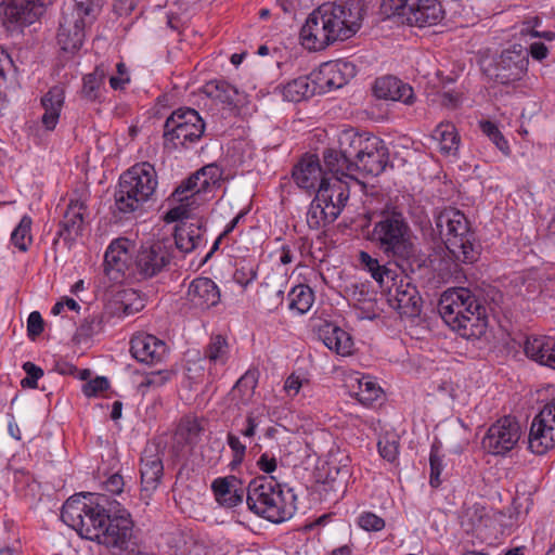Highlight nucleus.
Segmentation results:
<instances>
[{"instance_id":"f257e3e1","label":"nucleus","mask_w":555,"mask_h":555,"mask_svg":"<svg viewBox=\"0 0 555 555\" xmlns=\"http://www.w3.org/2000/svg\"><path fill=\"white\" fill-rule=\"evenodd\" d=\"M502 295L494 288L487 293L457 287L444 291L438 302V312L444 323L466 339L479 338L486 333L488 315L494 312Z\"/></svg>"},{"instance_id":"f03ea898","label":"nucleus","mask_w":555,"mask_h":555,"mask_svg":"<svg viewBox=\"0 0 555 555\" xmlns=\"http://www.w3.org/2000/svg\"><path fill=\"white\" fill-rule=\"evenodd\" d=\"M363 8L354 0L324 3L311 12L300 29L301 44L321 51L351 38L361 27Z\"/></svg>"},{"instance_id":"7ed1b4c3","label":"nucleus","mask_w":555,"mask_h":555,"mask_svg":"<svg viewBox=\"0 0 555 555\" xmlns=\"http://www.w3.org/2000/svg\"><path fill=\"white\" fill-rule=\"evenodd\" d=\"M367 240L406 275L427 267L428 257L414 244L409 222L396 208L383 209L375 215Z\"/></svg>"},{"instance_id":"20e7f679","label":"nucleus","mask_w":555,"mask_h":555,"mask_svg":"<svg viewBox=\"0 0 555 555\" xmlns=\"http://www.w3.org/2000/svg\"><path fill=\"white\" fill-rule=\"evenodd\" d=\"M246 504L256 515L274 524L283 522L296 512V495L284 490L273 476H257L246 488Z\"/></svg>"},{"instance_id":"39448f33","label":"nucleus","mask_w":555,"mask_h":555,"mask_svg":"<svg viewBox=\"0 0 555 555\" xmlns=\"http://www.w3.org/2000/svg\"><path fill=\"white\" fill-rule=\"evenodd\" d=\"M434 231L438 233L450 256L463 263H473L479 257V245L465 215L455 208H446L435 217Z\"/></svg>"},{"instance_id":"423d86ee","label":"nucleus","mask_w":555,"mask_h":555,"mask_svg":"<svg viewBox=\"0 0 555 555\" xmlns=\"http://www.w3.org/2000/svg\"><path fill=\"white\" fill-rule=\"evenodd\" d=\"M87 528V540L106 546L113 555H140V547L133 537V522L126 512L111 515L103 506L99 517Z\"/></svg>"},{"instance_id":"0eeeda50","label":"nucleus","mask_w":555,"mask_h":555,"mask_svg":"<svg viewBox=\"0 0 555 555\" xmlns=\"http://www.w3.org/2000/svg\"><path fill=\"white\" fill-rule=\"evenodd\" d=\"M157 186V175L154 166L147 162L135 164L119 178L115 191V206L121 214L138 210L147 202Z\"/></svg>"},{"instance_id":"6e6552de","label":"nucleus","mask_w":555,"mask_h":555,"mask_svg":"<svg viewBox=\"0 0 555 555\" xmlns=\"http://www.w3.org/2000/svg\"><path fill=\"white\" fill-rule=\"evenodd\" d=\"M103 0H74L72 7L63 11L57 33V42L66 52L78 51L85 39V28L99 15Z\"/></svg>"},{"instance_id":"1a4fd4ad","label":"nucleus","mask_w":555,"mask_h":555,"mask_svg":"<svg viewBox=\"0 0 555 555\" xmlns=\"http://www.w3.org/2000/svg\"><path fill=\"white\" fill-rule=\"evenodd\" d=\"M380 8L388 17L398 16L402 23L417 27L436 25L444 17L438 0H383Z\"/></svg>"},{"instance_id":"9d476101","label":"nucleus","mask_w":555,"mask_h":555,"mask_svg":"<svg viewBox=\"0 0 555 555\" xmlns=\"http://www.w3.org/2000/svg\"><path fill=\"white\" fill-rule=\"evenodd\" d=\"M172 259V243L157 241L142 245L131 262L130 276L137 281L150 280L166 271Z\"/></svg>"},{"instance_id":"9b49d317","label":"nucleus","mask_w":555,"mask_h":555,"mask_svg":"<svg viewBox=\"0 0 555 555\" xmlns=\"http://www.w3.org/2000/svg\"><path fill=\"white\" fill-rule=\"evenodd\" d=\"M205 131V122L198 112L193 108H179L171 113L164 125V139L173 147L198 141Z\"/></svg>"},{"instance_id":"f8f14e48","label":"nucleus","mask_w":555,"mask_h":555,"mask_svg":"<svg viewBox=\"0 0 555 555\" xmlns=\"http://www.w3.org/2000/svg\"><path fill=\"white\" fill-rule=\"evenodd\" d=\"M528 51L520 44L505 49L485 68L486 75L501 85L520 80L527 73Z\"/></svg>"},{"instance_id":"ddd939ff","label":"nucleus","mask_w":555,"mask_h":555,"mask_svg":"<svg viewBox=\"0 0 555 555\" xmlns=\"http://www.w3.org/2000/svg\"><path fill=\"white\" fill-rule=\"evenodd\" d=\"M521 429L518 422L505 416L492 424L481 441L482 449L492 455H506L518 443Z\"/></svg>"},{"instance_id":"4468645a","label":"nucleus","mask_w":555,"mask_h":555,"mask_svg":"<svg viewBox=\"0 0 555 555\" xmlns=\"http://www.w3.org/2000/svg\"><path fill=\"white\" fill-rule=\"evenodd\" d=\"M106 501L105 495H96L95 501H90V503H86L79 498H69L62 507L61 518L86 539L87 528H92L91 525L95 524L103 503Z\"/></svg>"},{"instance_id":"2eb2a0df","label":"nucleus","mask_w":555,"mask_h":555,"mask_svg":"<svg viewBox=\"0 0 555 555\" xmlns=\"http://www.w3.org/2000/svg\"><path fill=\"white\" fill-rule=\"evenodd\" d=\"M555 446V399L546 403L533 418L529 434V449L542 455Z\"/></svg>"},{"instance_id":"dca6fc26","label":"nucleus","mask_w":555,"mask_h":555,"mask_svg":"<svg viewBox=\"0 0 555 555\" xmlns=\"http://www.w3.org/2000/svg\"><path fill=\"white\" fill-rule=\"evenodd\" d=\"M164 450L157 442H147L141 455V495L150 499L164 476Z\"/></svg>"},{"instance_id":"f3484780","label":"nucleus","mask_w":555,"mask_h":555,"mask_svg":"<svg viewBox=\"0 0 555 555\" xmlns=\"http://www.w3.org/2000/svg\"><path fill=\"white\" fill-rule=\"evenodd\" d=\"M201 184L198 173L194 172L175 189L170 199L178 205L166 212L165 220L167 222H176L189 217L190 212L198 205L196 197L201 193L207 192L206 189L199 188Z\"/></svg>"},{"instance_id":"a211bd4d","label":"nucleus","mask_w":555,"mask_h":555,"mask_svg":"<svg viewBox=\"0 0 555 555\" xmlns=\"http://www.w3.org/2000/svg\"><path fill=\"white\" fill-rule=\"evenodd\" d=\"M130 241L125 237L114 240L104 255V273L113 282L131 279L130 269L133 257L129 251Z\"/></svg>"},{"instance_id":"6ab92c4d","label":"nucleus","mask_w":555,"mask_h":555,"mask_svg":"<svg viewBox=\"0 0 555 555\" xmlns=\"http://www.w3.org/2000/svg\"><path fill=\"white\" fill-rule=\"evenodd\" d=\"M52 0H3L1 14L4 23L28 26L34 24Z\"/></svg>"},{"instance_id":"aec40b11","label":"nucleus","mask_w":555,"mask_h":555,"mask_svg":"<svg viewBox=\"0 0 555 555\" xmlns=\"http://www.w3.org/2000/svg\"><path fill=\"white\" fill-rule=\"evenodd\" d=\"M130 352L137 361L153 365L163 362L167 345L154 335L138 333L130 340Z\"/></svg>"},{"instance_id":"412c9836","label":"nucleus","mask_w":555,"mask_h":555,"mask_svg":"<svg viewBox=\"0 0 555 555\" xmlns=\"http://www.w3.org/2000/svg\"><path fill=\"white\" fill-rule=\"evenodd\" d=\"M357 164V173L377 177L385 171L389 165V151L383 140L372 137L367 150L360 157Z\"/></svg>"},{"instance_id":"4be33fe9","label":"nucleus","mask_w":555,"mask_h":555,"mask_svg":"<svg viewBox=\"0 0 555 555\" xmlns=\"http://www.w3.org/2000/svg\"><path fill=\"white\" fill-rule=\"evenodd\" d=\"M390 306L396 309L401 317L416 318L422 311V298L416 286L410 282L400 281L395 291L389 292Z\"/></svg>"},{"instance_id":"5701e85b","label":"nucleus","mask_w":555,"mask_h":555,"mask_svg":"<svg viewBox=\"0 0 555 555\" xmlns=\"http://www.w3.org/2000/svg\"><path fill=\"white\" fill-rule=\"evenodd\" d=\"M87 209L85 203L80 201H70L63 219L59 223V230L53 244L56 245L60 238L66 244H70L82 234L83 230V212Z\"/></svg>"},{"instance_id":"b1692460","label":"nucleus","mask_w":555,"mask_h":555,"mask_svg":"<svg viewBox=\"0 0 555 555\" xmlns=\"http://www.w3.org/2000/svg\"><path fill=\"white\" fill-rule=\"evenodd\" d=\"M292 177L300 189L314 191L319 188L321 180H324L327 176L320 164L319 157L313 154H306L294 166Z\"/></svg>"},{"instance_id":"393cba45","label":"nucleus","mask_w":555,"mask_h":555,"mask_svg":"<svg viewBox=\"0 0 555 555\" xmlns=\"http://www.w3.org/2000/svg\"><path fill=\"white\" fill-rule=\"evenodd\" d=\"M373 92L378 99L400 101L405 105H412L415 102L413 88L395 76L377 78Z\"/></svg>"},{"instance_id":"a878e982","label":"nucleus","mask_w":555,"mask_h":555,"mask_svg":"<svg viewBox=\"0 0 555 555\" xmlns=\"http://www.w3.org/2000/svg\"><path fill=\"white\" fill-rule=\"evenodd\" d=\"M356 65L348 61H336L323 64L320 70L318 87L327 90L339 89L344 87L351 78L356 76Z\"/></svg>"},{"instance_id":"bb28decb","label":"nucleus","mask_w":555,"mask_h":555,"mask_svg":"<svg viewBox=\"0 0 555 555\" xmlns=\"http://www.w3.org/2000/svg\"><path fill=\"white\" fill-rule=\"evenodd\" d=\"M186 297L193 307L206 310L219 304L220 292L211 279L197 278L190 283Z\"/></svg>"},{"instance_id":"cd10ccee","label":"nucleus","mask_w":555,"mask_h":555,"mask_svg":"<svg viewBox=\"0 0 555 555\" xmlns=\"http://www.w3.org/2000/svg\"><path fill=\"white\" fill-rule=\"evenodd\" d=\"M321 194L324 204L327 207H334V210H338L339 216L349 199V183L340 177H325L324 180H321L315 193V195Z\"/></svg>"},{"instance_id":"c85d7f7f","label":"nucleus","mask_w":555,"mask_h":555,"mask_svg":"<svg viewBox=\"0 0 555 555\" xmlns=\"http://www.w3.org/2000/svg\"><path fill=\"white\" fill-rule=\"evenodd\" d=\"M211 489L217 502L229 508L242 503L246 492L242 481L235 476L215 479Z\"/></svg>"},{"instance_id":"c756f323","label":"nucleus","mask_w":555,"mask_h":555,"mask_svg":"<svg viewBox=\"0 0 555 555\" xmlns=\"http://www.w3.org/2000/svg\"><path fill=\"white\" fill-rule=\"evenodd\" d=\"M318 336L330 350L339 356L345 357L352 352L353 341L351 336L334 323L325 322L322 324L318 330Z\"/></svg>"},{"instance_id":"7c9ffc66","label":"nucleus","mask_w":555,"mask_h":555,"mask_svg":"<svg viewBox=\"0 0 555 555\" xmlns=\"http://www.w3.org/2000/svg\"><path fill=\"white\" fill-rule=\"evenodd\" d=\"M524 351L531 360L555 370V339L547 336L528 337Z\"/></svg>"},{"instance_id":"2f4dec72","label":"nucleus","mask_w":555,"mask_h":555,"mask_svg":"<svg viewBox=\"0 0 555 555\" xmlns=\"http://www.w3.org/2000/svg\"><path fill=\"white\" fill-rule=\"evenodd\" d=\"M205 222H182L176 228L173 243L182 253H191L204 243Z\"/></svg>"},{"instance_id":"473e14b6","label":"nucleus","mask_w":555,"mask_h":555,"mask_svg":"<svg viewBox=\"0 0 555 555\" xmlns=\"http://www.w3.org/2000/svg\"><path fill=\"white\" fill-rule=\"evenodd\" d=\"M324 172L330 177H340L344 180L357 181V164L343 156L339 150L326 149L323 151Z\"/></svg>"},{"instance_id":"72a5a7b5","label":"nucleus","mask_w":555,"mask_h":555,"mask_svg":"<svg viewBox=\"0 0 555 555\" xmlns=\"http://www.w3.org/2000/svg\"><path fill=\"white\" fill-rule=\"evenodd\" d=\"M64 99L65 92L62 86H53L41 98V105L44 109L41 121L47 130H53L59 122Z\"/></svg>"},{"instance_id":"f704fd0d","label":"nucleus","mask_w":555,"mask_h":555,"mask_svg":"<svg viewBox=\"0 0 555 555\" xmlns=\"http://www.w3.org/2000/svg\"><path fill=\"white\" fill-rule=\"evenodd\" d=\"M203 92L210 99L216 100L229 107H236L242 102L240 91L224 80H211L203 87Z\"/></svg>"},{"instance_id":"c9c22d12","label":"nucleus","mask_w":555,"mask_h":555,"mask_svg":"<svg viewBox=\"0 0 555 555\" xmlns=\"http://www.w3.org/2000/svg\"><path fill=\"white\" fill-rule=\"evenodd\" d=\"M372 137L360 134L353 130H346L339 137L338 150L343 153V156L348 157L351 162H359L364 151L367 150Z\"/></svg>"},{"instance_id":"e433bc0d","label":"nucleus","mask_w":555,"mask_h":555,"mask_svg":"<svg viewBox=\"0 0 555 555\" xmlns=\"http://www.w3.org/2000/svg\"><path fill=\"white\" fill-rule=\"evenodd\" d=\"M322 197V194L315 195L307 212V223L312 230L332 223L339 217L338 210H334V207H327Z\"/></svg>"},{"instance_id":"4c0bfd02","label":"nucleus","mask_w":555,"mask_h":555,"mask_svg":"<svg viewBox=\"0 0 555 555\" xmlns=\"http://www.w3.org/2000/svg\"><path fill=\"white\" fill-rule=\"evenodd\" d=\"M317 81H310L307 76H302L284 85L282 95L286 101L300 102L313 96L317 92Z\"/></svg>"},{"instance_id":"58836bf2","label":"nucleus","mask_w":555,"mask_h":555,"mask_svg":"<svg viewBox=\"0 0 555 555\" xmlns=\"http://www.w3.org/2000/svg\"><path fill=\"white\" fill-rule=\"evenodd\" d=\"M257 384L258 373L248 370L231 389V400L234 401L236 405H247L255 395Z\"/></svg>"},{"instance_id":"ea45409f","label":"nucleus","mask_w":555,"mask_h":555,"mask_svg":"<svg viewBox=\"0 0 555 555\" xmlns=\"http://www.w3.org/2000/svg\"><path fill=\"white\" fill-rule=\"evenodd\" d=\"M283 283L281 280H270L261 283L258 291L259 299L269 311L278 309L283 302Z\"/></svg>"},{"instance_id":"a19ab883","label":"nucleus","mask_w":555,"mask_h":555,"mask_svg":"<svg viewBox=\"0 0 555 555\" xmlns=\"http://www.w3.org/2000/svg\"><path fill=\"white\" fill-rule=\"evenodd\" d=\"M433 138L439 141L440 151L444 154H452L457 151L460 137L455 126L450 122H441L434 130Z\"/></svg>"},{"instance_id":"79ce46f5","label":"nucleus","mask_w":555,"mask_h":555,"mask_svg":"<svg viewBox=\"0 0 555 555\" xmlns=\"http://www.w3.org/2000/svg\"><path fill=\"white\" fill-rule=\"evenodd\" d=\"M104 328V320L101 313H92L86 317L76 330L74 340L77 344L88 343L93 336Z\"/></svg>"},{"instance_id":"37998d69","label":"nucleus","mask_w":555,"mask_h":555,"mask_svg":"<svg viewBox=\"0 0 555 555\" xmlns=\"http://www.w3.org/2000/svg\"><path fill=\"white\" fill-rule=\"evenodd\" d=\"M288 308L299 314L308 312L314 301L313 291L308 285H296L288 293Z\"/></svg>"},{"instance_id":"c03bdc74","label":"nucleus","mask_w":555,"mask_h":555,"mask_svg":"<svg viewBox=\"0 0 555 555\" xmlns=\"http://www.w3.org/2000/svg\"><path fill=\"white\" fill-rule=\"evenodd\" d=\"M229 344L224 336L218 334L210 337L204 354L210 363L215 365H224L229 359Z\"/></svg>"},{"instance_id":"a18cd8bd","label":"nucleus","mask_w":555,"mask_h":555,"mask_svg":"<svg viewBox=\"0 0 555 555\" xmlns=\"http://www.w3.org/2000/svg\"><path fill=\"white\" fill-rule=\"evenodd\" d=\"M108 67L104 64L98 65L94 70L83 77L82 94L89 101H95L99 98V91L103 85Z\"/></svg>"},{"instance_id":"49530a36","label":"nucleus","mask_w":555,"mask_h":555,"mask_svg":"<svg viewBox=\"0 0 555 555\" xmlns=\"http://www.w3.org/2000/svg\"><path fill=\"white\" fill-rule=\"evenodd\" d=\"M359 259L363 268L369 271L371 276L380 285L384 284L386 279L393 280V271L380 264L377 259L373 258L366 251H361Z\"/></svg>"},{"instance_id":"de8ad7c7","label":"nucleus","mask_w":555,"mask_h":555,"mask_svg":"<svg viewBox=\"0 0 555 555\" xmlns=\"http://www.w3.org/2000/svg\"><path fill=\"white\" fill-rule=\"evenodd\" d=\"M31 223L33 221L29 216H23L18 225L11 234V242L22 251H26L33 241L30 235Z\"/></svg>"},{"instance_id":"09e8293b","label":"nucleus","mask_w":555,"mask_h":555,"mask_svg":"<svg viewBox=\"0 0 555 555\" xmlns=\"http://www.w3.org/2000/svg\"><path fill=\"white\" fill-rule=\"evenodd\" d=\"M359 391L357 392L358 400L363 404H370L382 395V388L370 377H362L358 382Z\"/></svg>"},{"instance_id":"8fccbe9b","label":"nucleus","mask_w":555,"mask_h":555,"mask_svg":"<svg viewBox=\"0 0 555 555\" xmlns=\"http://www.w3.org/2000/svg\"><path fill=\"white\" fill-rule=\"evenodd\" d=\"M173 375L171 370H157L149 372L144 375L143 380L139 385V390L144 392L150 388H158L168 383Z\"/></svg>"},{"instance_id":"3c124183","label":"nucleus","mask_w":555,"mask_h":555,"mask_svg":"<svg viewBox=\"0 0 555 555\" xmlns=\"http://www.w3.org/2000/svg\"><path fill=\"white\" fill-rule=\"evenodd\" d=\"M267 414V406L263 404L251 409L246 415V428L241 430V434L245 438H253L256 435L258 426L263 422Z\"/></svg>"},{"instance_id":"603ef678","label":"nucleus","mask_w":555,"mask_h":555,"mask_svg":"<svg viewBox=\"0 0 555 555\" xmlns=\"http://www.w3.org/2000/svg\"><path fill=\"white\" fill-rule=\"evenodd\" d=\"M482 132L495 144V146L505 155L509 154V146L496 125L486 120L480 122Z\"/></svg>"},{"instance_id":"864d4df0","label":"nucleus","mask_w":555,"mask_h":555,"mask_svg":"<svg viewBox=\"0 0 555 555\" xmlns=\"http://www.w3.org/2000/svg\"><path fill=\"white\" fill-rule=\"evenodd\" d=\"M196 172L198 173L202 181L199 188L206 189L207 191L211 186L219 184V181L221 180L222 177V170L216 164L206 165Z\"/></svg>"},{"instance_id":"5fc2aeb1","label":"nucleus","mask_w":555,"mask_h":555,"mask_svg":"<svg viewBox=\"0 0 555 555\" xmlns=\"http://www.w3.org/2000/svg\"><path fill=\"white\" fill-rule=\"evenodd\" d=\"M438 443H433L429 456L430 476L429 483L431 487L437 488L441 485L440 474L443 469L441 456L439 455Z\"/></svg>"},{"instance_id":"6e6d98bb","label":"nucleus","mask_w":555,"mask_h":555,"mask_svg":"<svg viewBox=\"0 0 555 555\" xmlns=\"http://www.w3.org/2000/svg\"><path fill=\"white\" fill-rule=\"evenodd\" d=\"M227 442L233 453L232 461L230 463V467L232 469H235L237 466H240L246 455V446L241 442L240 438L234 435L233 433H228L227 435Z\"/></svg>"},{"instance_id":"4d7b16f0","label":"nucleus","mask_w":555,"mask_h":555,"mask_svg":"<svg viewBox=\"0 0 555 555\" xmlns=\"http://www.w3.org/2000/svg\"><path fill=\"white\" fill-rule=\"evenodd\" d=\"M121 306L124 314L131 315L141 311L145 305L134 291H127L121 297Z\"/></svg>"},{"instance_id":"13d9d810","label":"nucleus","mask_w":555,"mask_h":555,"mask_svg":"<svg viewBox=\"0 0 555 555\" xmlns=\"http://www.w3.org/2000/svg\"><path fill=\"white\" fill-rule=\"evenodd\" d=\"M358 525L365 531H380L385 528V520L371 512H364L358 517Z\"/></svg>"},{"instance_id":"bf43d9fd","label":"nucleus","mask_w":555,"mask_h":555,"mask_svg":"<svg viewBox=\"0 0 555 555\" xmlns=\"http://www.w3.org/2000/svg\"><path fill=\"white\" fill-rule=\"evenodd\" d=\"M23 370L25 371L27 376L22 379V387L36 388L38 379L43 376L42 369L34 364L33 362H25L23 364Z\"/></svg>"},{"instance_id":"052dcab7","label":"nucleus","mask_w":555,"mask_h":555,"mask_svg":"<svg viewBox=\"0 0 555 555\" xmlns=\"http://www.w3.org/2000/svg\"><path fill=\"white\" fill-rule=\"evenodd\" d=\"M109 386L108 379L106 377H95L92 380H89L88 383L83 384L82 386V392L87 397H94L99 395L100 392L106 390Z\"/></svg>"},{"instance_id":"680f3d73","label":"nucleus","mask_w":555,"mask_h":555,"mask_svg":"<svg viewBox=\"0 0 555 555\" xmlns=\"http://www.w3.org/2000/svg\"><path fill=\"white\" fill-rule=\"evenodd\" d=\"M379 454L388 462H393L399 452V443L397 440H379L378 441Z\"/></svg>"},{"instance_id":"e2e57ef3","label":"nucleus","mask_w":555,"mask_h":555,"mask_svg":"<svg viewBox=\"0 0 555 555\" xmlns=\"http://www.w3.org/2000/svg\"><path fill=\"white\" fill-rule=\"evenodd\" d=\"M43 319L38 311H33L27 320V333L31 339H35L43 332Z\"/></svg>"},{"instance_id":"0e129e2a","label":"nucleus","mask_w":555,"mask_h":555,"mask_svg":"<svg viewBox=\"0 0 555 555\" xmlns=\"http://www.w3.org/2000/svg\"><path fill=\"white\" fill-rule=\"evenodd\" d=\"M538 23H539L538 18H534L533 21H528V22L524 23V25L520 29V33L522 35H530L531 37H534V38H544L548 41H552L555 38V33H553V31L540 33L538 30H534L533 26L537 25Z\"/></svg>"},{"instance_id":"69168bd1","label":"nucleus","mask_w":555,"mask_h":555,"mask_svg":"<svg viewBox=\"0 0 555 555\" xmlns=\"http://www.w3.org/2000/svg\"><path fill=\"white\" fill-rule=\"evenodd\" d=\"M257 466L261 472L272 474L276 469L278 462L273 455L262 453L257 461Z\"/></svg>"},{"instance_id":"338daca9","label":"nucleus","mask_w":555,"mask_h":555,"mask_svg":"<svg viewBox=\"0 0 555 555\" xmlns=\"http://www.w3.org/2000/svg\"><path fill=\"white\" fill-rule=\"evenodd\" d=\"M105 489L114 494H119L124 488V479L119 474L111 475L104 482Z\"/></svg>"},{"instance_id":"774afa93","label":"nucleus","mask_w":555,"mask_h":555,"mask_svg":"<svg viewBox=\"0 0 555 555\" xmlns=\"http://www.w3.org/2000/svg\"><path fill=\"white\" fill-rule=\"evenodd\" d=\"M301 387L302 380L295 374L289 375L284 384V389L289 396L297 395Z\"/></svg>"}]
</instances>
